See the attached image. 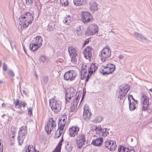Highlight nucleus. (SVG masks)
<instances>
[{"label":"nucleus","mask_w":152,"mask_h":152,"mask_svg":"<svg viewBox=\"0 0 152 152\" xmlns=\"http://www.w3.org/2000/svg\"><path fill=\"white\" fill-rule=\"evenodd\" d=\"M23 135L22 136L21 138L24 139L25 138V135L27 134V132H23Z\"/></svg>","instance_id":"55"},{"label":"nucleus","mask_w":152,"mask_h":152,"mask_svg":"<svg viewBox=\"0 0 152 152\" xmlns=\"http://www.w3.org/2000/svg\"><path fill=\"white\" fill-rule=\"evenodd\" d=\"M48 76H45L43 77V79H42V82L43 83L46 84L48 83Z\"/></svg>","instance_id":"41"},{"label":"nucleus","mask_w":152,"mask_h":152,"mask_svg":"<svg viewBox=\"0 0 152 152\" xmlns=\"http://www.w3.org/2000/svg\"><path fill=\"white\" fill-rule=\"evenodd\" d=\"M84 112L83 115V118L86 121L89 120L90 116L91 115V113L89 109L88 106L85 105L84 108Z\"/></svg>","instance_id":"15"},{"label":"nucleus","mask_w":152,"mask_h":152,"mask_svg":"<svg viewBox=\"0 0 152 152\" xmlns=\"http://www.w3.org/2000/svg\"><path fill=\"white\" fill-rule=\"evenodd\" d=\"M93 49L90 46L86 47L83 50V53L85 58L87 59L91 60V58L92 56Z\"/></svg>","instance_id":"12"},{"label":"nucleus","mask_w":152,"mask_h":152,"mask_svg":"<svg viewBox=\"0 0 152 152\" xmlns=\"http://www.w3.org/2000/svg\"><path fill=\"white\" fill-rule=\"evenodd\" d=\"M76 75L73 70H70L65 73L64 77L65 80L72 81L75 79Z\"/></svg>","instance_id":"10"},{"label":"nucleus","mask_w":152,"mask_h":152,"mask_svg":"<svg viewBox=\"0 0 152 152\" xmlns=\"http://www.w3.org/2000/svg\"><path fill=\"white\" fill-rule=\"evenodd\" d=\"M134 34L137 38L140 39L142 41L144 40L146 41L147 40V39L146 38L144 37L141 34H139L138 32H134Z\"/></svg>","instance_id":"32"},{"label":"nucleus","mask_w":152,"mask_h":152,"mask_svg":"<svg viewBox=\"0 0 152 152\" xmlns=\"http://www.w3.org/2000/svg\"><path fill=\"white\" fill-rule=\"evenodd\" d=\"M79 129L77 126H73L69 129V135L71 137H75L78 134Z\"/></svg>","instance_id":"17"},{"label":"nucleus","mask_w":152,"mask_h":152,"mask_svg":"<svg viewBox=\"0 0 152 152\" xmlns=\"http://www.w3.org/2000/svg\"><path fill=\"white\" fill-rule=\"evenodd\" d=\"M7 65L4 62L3 63V69L4 71H6L7 70Z\"/></svg>","instance_id":"51"},{"label":"nucleus","mask_w":152,"mask_h":152,"mask_svg":"<svg viewBox=\"0 0 152 152\" xmlns=\"http://www.w3.org/2000/svg\"><path fill=\"white\" fill-rule=\"evenodd\" d=\"M85 35L86 36L93 35H94L90 27L88 29L87 31H86L85 32Z\"/></svg>","instance_id":"37"},{"label":"nucleus","mask_w":152,"mask_h":152,"mask_svg":"<svg viewBox=\"0 0 152 152\" xmlns=\"http://www.w3.org/2000/svg\"><path fill=\"white\" fill-rule=\"evenodd\" d=\"M42 37L40 36H37L34 38L33 41V43H35L36 45H41V46L42 45Z\"/></svg>","instance_id":"21"},{"label":"nucleus","mask_w":152,"mask_h":152,"mask_svg":"<svg viewBox=\"0 0 152 152\" xmlns=\"http://www.w3.org/2000/svg\"><path fill=\"white\" fill-rule=\"evenodd\" d=\"M56 37L60 40H61L64 37V35L61 33H58L56 34Z\"/></svg>","instance_id":"44"},{"label":"nucleus","mask_w":152,"mask_h":152,"mask_svg":"<svg viewBox=\"0 0 152 152\" xmlns=\"http://www.w3.org/2000/svg\"><path fill=\"white\" fill-rule=\"evenodd\" d=\"M80 97L78 95L77 97L74 100L71 104L70 112H75L77 111L79 107L77 106Z\"/></svg>","instance_id":"14"},{"label":"nucleus","mask_w":152,"mask_h":152,"mask_svg":"<svg viewBox=\"0 0 152 152\" xmlns=\"http://www.w3.org/2000/svg\"><path fill=\"white\" fill-rule=\"evenodd\" d=\"M103 120V118L102 117L98 116L96 117L94 120H92V122H95L96 123L100 122Z\"/></svg>","instance_id":"36"},{"label":"nucleus","mask_w":152,"mask_h":152,"mask_svg":"<svg viewBox=\"0 0 152 152\" xmlns=\"http://www.w3.org/2000/svg\"><path fill=\"white\" fill-rule=\"evenodd\" d=\"M105 148L110 151H114L117 147L116 141L110 139H107L105 142Z\"/></svg>","instance_id":"8"},{"label":"nucleus","mask_w":152,"mask_h":152,"mask_svg":"<svg viewBox=\"0 0 152 152\" xmlns=\"http://www.w3.org/2000/svg\"><path fill=\"white\" fill-rule=\"evenodd\" d=\"M28 111V114L30 116H31L32 115V109L31 107H29Z\"/></svg>","instance_id":"49"},{"label":"nucleus","mask_w":152,"mask_h":152,"mask_svg":"<svg viewBox=\"0 0 152 152\" xmlns=\"http://www.w3.org/2000/svg\"><path fill=\"white\" fill-rule=\"evenodd\" d=\"M12 138L14 139L15 136V132L14 131H12Z\"/></svg>","instance_id":"61"},{"label":"nucleus","mask_w":152,"mask_h":152,"mask_svg":"<svg viewBox=\"0 0 152 152\" xmlns=\"http://www.w3.org/2000/svg\"><path fill=\"white\" fill-rule=\"evenodd\" d=\"M86 92H85V93L84 92V89H83V94L82 96V98H81V100L80 101V103L79 104V105H80V104L81 103V102L82 101V100L84 99V96H85V95L86 94Z\"/></svg>","instance_id":"56"},{"label":"nucleus","mask_w":152,"mask_h":152,"mask_svg":"<svg viewBox=\"0 0 152 152\" xmlns=\"http://www.w3.org/2000/svg\"><path fill=\"white\" fill-rule=\"evenodd\" d=\"M68 51L69 56L71 58V62L74 63L75 64H76L77 63V50L73 46H70L68 47Z\"/></svg>","instance_id":"6"},{"label":"nucleus","mask_w":152,"mask_h":152,"mask_svg":"<svg viewBox=\"0 0 152 152\" xmlns=\"http://www.w3.org/2000/svg\"><path fill=\"white\" fill-rule=\"evenodd\" d=\"M96 128V129L95 130L96 133L100 135L102 134L103 129L101 127V125L98 126Z\"/></svg>","instance_id":"31"},{"label":"nucleus","mask_w":152,"mask_h":152,"mask_svg":"<svg viewBox=\"0 0 152 152\" xmlns=\"http://www.w3.org/2000/svg\"><path fill=\"white\" fill-rule=\"evenodd\" d=\"M82 20L85 23H87L90 22L93 19V17L91 13L88 12H83L82 13Z\"/></svg>","instance_id":"13"},{"label":"nucleus","mask_w":152,"mask_h":152,"mask_svg":"<svg viewBox=\"0 0 152 152\" xmlns=\"http://www.w3.org/2000/svg\"><path fill=\"white\" fill-rule=\"evenodd\" d=\"M49 104L51 106L52 110L55 113H58L61 110L62 102L59 100L55 101V99L52 100V103L49 102Z\"/></svg>","instance_id":"5"},{"label":"nucleus","mask_w":152,"mask_h":152,"mask_svg":"<svg viewBox=\"0 0 152 152\" xmlns=\"http://www.w3.org/2000/svg\"><path fill=\"white\" fill-rule=\"evenodd\" d=\"M75 89L72 87H70L67 89L65 94L66 103H67L69 102V100L71 98L73 97L75 95Z\"/></svg>","instance_id":"11"},{"label":"nucleus","mask_w":152,"mask_h":152,"mask_svg":"<svg viewBox=\"0 0 152 152\" xmlns=\"http://www.w3.org/2000/svg\"><path fill=\"white\" fill-rule=\"evenodd\" d=\"M127 152H135L133 149H129V148L127 149Z\"/></svg>","instance_id":"62"},{"label":"nucleus","mask_w":152,"mask_h":152,"mask_svg":"<svg viewBox=\"0 0 152 152\" xmlns=\"http://www.w3.org/2000/svg\"><path fill=\"white\" fill-rule=\"evenodd\" d=\"M20 104V105L21 106H23V107H26V103L24 102H20L19 103Z\"/></svg>","instance_id":"60"},{"label":"nucleus","mask_w":152,"mask_h":152,"mask_svg":"<svg viewBox=\"0 0 152 152\" xmlns=\"http://www.w3.org/2000/svg\"><path fill=\"white\" fill-rule=\"evenodd\" d=\"M137 101L136 102H131L130 100H129V109L130 111H133L136 108V104L137 103Z\"/></svg>","instance_id":"26"},{"label":"nucleus","mask_w":152,"mask_h":152,"mask_svg":"<svg viewBox=\"0 0 152 152\" xmlns=\"http://www.w3.org/2000/svg\"><path fill=\"white\" fill-rule=\"evenodd\" d=\"M55 121L52 118H49L48 121L46 124L45 129L47 134H49L52 130L53 128L56 126Z\"/></svg>","instance_id":"7"},{"label":"nucleus","mask_w":152,"mask_h":152,"mask_svg":"<svg viewBox=\"0 0 152 152\" xmlns=\"http://www.w3.org/2000/svg\"><path fill=\"white\" fill-rule=\"evenodd\" d=\"M131 98L132 99H133V96L132 95L129 94L128 97V101H129V100H130V98Z\"/></svg>","instance_id":"63"},{"label":"nucleus","mask_w":152,"mask_h":152,"mask_svg":"<svg viewBox=\"0 0 152 152\" xmlns=\"http://www.w3.org/2000/svg\"><path fill=\"white\" fill-rule=\"evenodd\" d=\"M2 141L0 139V152H3L4 148L3 147V145L1 144Z\"/></svg>","instance_id":"50"},{"label":"nucleus","mask_w":152,"mask_h":152,"mask_svg":"<svg viewBox=\"0 0 152 152\" xmlns=\"http://www.w3.org/2000/svg\"><path fill=\"white\" fill-rule=\"evenodd\" d=\"M24 150L25 152H35L36 148L32 145H28L25 146Z\"/></svg>","instance_id":"24"},{"label":"nucleus","mask_w":152,"mask_h":152,"mask_svg":"<svg viewBox=\"0 0 152 152\" xmlns=\"http://www.w3.org/2000/svg\"><path fill=\"white\" fill-rule=\"evenodd\" d=\"M40 59L42 62H44L46 60V57L45 56H42L40 57Z\"/></svg>","instance_id":"48"},{"label":"nucleus","mask_w":152,"mask_h":152,"mask_svg":"<svg viewBox=\"0 0 152 152\" xmlns=\"http://www.w3.org/2000/svg\"><path fill=\"white\" fill-rule=\"evenodd\" d=\"M129 86L128 84L125 85L122 88H119L117 91V96H118V98L121 100L123 99L125 96L126 94L128 92L129 90Z\"/></svg>","instance_id":"4"},{"label":"nucleus","mask_w":152,"mask_h":152,"mask_svg":"<svg viewBox=\"0 0 152 152\" xmlns=\"http://www.w3.org/2000/svg\"><path fill=\"white\" fill-rule=\"evenodd\" d=\"M84 0H74L73 3L75 6H80L82 5Z\"/></svg>","instance_id":"33"},{"label":"nucleus","mask_w":152,"mask_h":152,"mask_svg":"<svg viewBox=\"0 0 152 152\" xmlns=\"http://www.w3.org/2000/svg\"><path fill=\"white\" fill-rule=\"evenodd\" d=\"M34 19V15L29 12H27L21 15L19 18V24L21 25V29L27 28L29 24L32 23Z\"/></svg>","instance_id":"1"},{"label":"nucleus","mask_w":152,"mask_h":152,"mask_svg":"<svg viewBox=\"0 0 152 152\" xmlns=\"http://www.w3.org/2000/svg\"><path fill=\"white\" fill-rule=\"evenodd\" d=\"M23 131V132H27V127L26 126H22L20 129V130L19 132V134L20 133L21 131Z\"/></svg>","instance_id":"47"},{"label":"nucleus","mask_w":152,"mask_h":152,"mask_svg":"<svg viewBox=\"0 0 152 152\" xmlns=\"http://www.w3.org/2000/svg\"><path fill=\"white\" fill-rule=\"evenodd\" d=\"M97 69V67L96 66L95 64L92 63L90 67V69L88 71V72H91L90 75H91L93 73L95 72Z\"/></svg>","instance_id":"25"},{"label":"nucleus","mask_w":152,"mask_h":152,"mask_svg":"<svg viewBox=\"0 0 152 152\" xmlns=\"http://www.w3.org/2000/svg\"><path fill=\"white\" fill-rule=\"evenodd\" d=\"M62 145V142H60L54 150V151L56 152H61V146Z\"/></svg>","instance_id":"34"},{"label":"nucleus","mask_w":152,"mask_h":152,"mask_svg":"<svg viewBox=\"0 0 152 152\" xmlns=\"http://www.w3.org/2000/svg\"><path fill=\"white\" fill-rule=\"evenodd\" d=\"M59 121H60L64 122L66 123L67 121L66 116V115H64L63 116L61 117V119H59Z\"/></svg>","instance_id":"46"},{"label":"nucleus","mask_w":152,"mask_h":152,"mask_svg":"<svg viewBox=\"0 0 152 152\" xmlns=\"http://www.w3.org/2000/svg\"><path fill=\"white\" fill-rule=\"evenodd\" d=\"M63 130H61L60 129H58L55 133V137L56 138H58L60 137L63 132Z\"/></svg>","instance_id":"30"},{"label":"nucleus","mask_w":152,"mask_h":152,"mask_svg":"<svg viewBox=\"0 0 152 152\" xmlns=\"http://www.w3.org/2000/svg\"><path fill=\"white\" fill-rule=\"evenodd\" d=\"M23 94H24L25 95H26L27 94V93L25 90H23Z\"/></svg>","instance_id":"64"},{"label":"nucleus","mask_w":152,"mask_h":152,"mask_svg":"<svg viewBox=\"0 0 152 152\" xmlns=\"http://www.w3.org/2000/svg\"><path fill=\"white\" fill-rule=\"evenodd\" d=\"M90 74H91L90 72L89 73L88 72V74L87 75V77H86V82H88V81L89 78L91 76V75H90Z\"/></svg>","instance_id":"57"},{"label":"nucleus","mask_w":152,"mask_h":152,"mask_svg":"<svg viewBox=\"0 0 152 152\" xmlns=\"http://www.w3.org/2000/svg\"><path fill=\"white\" fill-rule=\"evenodd\" d=\"M118 57L119 58V59L120 60L123 59L124 58V56L120 54L119 55Z\"/></svg>","instance_id":"59"},{"label":"nucleus","mask_w":152,"mask_h":152,"mask_svg":"<svg viewBox=\"0 0 152 152\" xmlns=\"http://www.w3.org/2000/svg\"><path fill=\"white\" fill-rule=\"evenodd\" d=\"M90 126L91 129L94 131H95V130L96 129V127L94 125L91 124L90 125Z\"/></svg>","instance_id":"53"},{"label":"nucleus","mask_w":152,"mask_h":152,"mask_svg":"<svg viewBox=\"0 0 152 152\" xmlns=\"http://www.w3.org/2000/svg\"><path fill=\"white\" fill-rule=\"evenodd\" d=\"M90 9L92 12H94L97 10V5L94 1H91L89 3Z\"/></svg>","instance_id":"23"},{"label":"nucleus","mask_w":152,"mask_h":152,"mask_svg":"<svg viewBox=\"0 0 152 152\" xmlns=\"http://www.w3.org/2000/svg\"><path fill=\"white\" fill-rule=\"evenodd\" d=\"M87 66L84 64H82L81 66L80 70V74L81 75V78L83 79L86 76V74L87 73L86 69Z\"/></svg>","instance_id":"18"},{"label":"nucleus","mask_w":152,"mask_h":152,"mask_svg":"<svg viewBox=\"0 0 152 152\" xmlns=\"http://www.w3.org/2000/svg\"><path fill=\"white\" fill-rule=\"evenodd\" d=\"M71 19V17L69 15H68L63 20L64 23L66 25H69Z\"/></svg>","instance_id":"28"},{"label":"nucleus","mask_w":152,"mask_h":152,"mask_svg":"<svg viewBox=\"0 0 152 152\" xmlns=\"http://www.w3.org/2000/svg\"><path fill=\"white\" fill-rule=\"evenodd\" d=\"M81 26H80L77 28L76 33L78 36H81L82 34V31L81 30Z\"/></svg>","instance_id":"40"},{"label":"nucleus","mask_w":152,"mask_h":152,"mask_svg":"<svg viewBox=\"0 0 152 152\" xmlns=\"http://www.w3.org/2000/svg\"><path fill=\"white\" fill-rule=\"evenodd\" d=\"M56 24L55 21H51L48 26L47 30L49 31H53L55 29V26Z\"/></svg>","instance_id":"22"},{"label":"nucleus","mask_w":152,"mask_h":152,"mask_svg":"<svg viewBox=\"0 0 152 152\" xmlns=\"http://www.w3.org/2000/svg\"><path fill=\"white\" fill-rule=\"evenodd\" d=\"M34 0H27L26 1V4L28 3V6L31 5L33 3Z\"/></svg>","instance_id":"52"},{"label":"nucleus","mask_w":152,"mask_h":152,"mask_svg":"<svg viewBox=\"0 0 152 152\" xmlns=\"http://www.w3.org/2000/svg\"><path fill=\"white\" fill-rule=\"evenodd\" d=\"M90 27L94 34L98 33L99 30V27L97 25H92L90 26Z\"/></svg>","instance_id":"27"},{"label":"nucleus","mask_w":152,"mask_h":152,"mask_svg":"<svg viewBox=\"0 0 152 152\" xmlns=\"http://www.w3.org/2000/svg\"><path fill=\"white\" fill-rule=\"evenodd\" d=\"M7 73L10 77H14L15 76V74L12 70H9L7 72Z\"/></svg>","instance_id":"45"},{"label":"nucleus","mask_w":152,"mask_h":152,"mask_svg":"<svg viewBox=\"0 0 152 152\" xmlns=\"http://www.w3.org/2000/svg\"><path fill=\"white\" fill-rule=\"evenodd\" d=\"M142 102L143 103L142 110L145 111L147 109L149 105V99L147 96L144 94H142L141 97Z\"/></svg>","instance_id":"16"},{"label":"nucleus","mask_w":152,"mask_h":152,"mask_svg":"<svg viewBox=\"0 0 152 152\" xmlns=\"http://www.w3.org/2000/svg\"><path fill=\"white\" fill-rule=\"evenodd\" d=\"M109 134V132L107 131V128L103 129L102 135L104 136H106Z\"/></svg>","instance_id":"38"},{"label":"nucleus","mask_w":152,"mask_h":152,"mask_svg":"<svg viewBox=\"0 0 152 152\" xmlns=\"http://www.w3.org/2000/svg\"><path fill=\"white\" fill-rule=\"evenodd\" d=\"M85 135L82 133L80 134L76 138V140L77 146L79 148H81L86 141Z\"/></svg>","instance_id":"9"},{"label":"nucleus","mask_w":152,"mask_h":152,"mask_svg":"<svg viewBox=\"0 0 152 152\" xmlns=\"http://www.w3.org/2000/svg\"><path fill=\"white\" fill-rule=\"evenodd\" d=\"M89 42V39H87L84 42L83 44V46H84L88 44Z\"/></svg>","instance_id":"58"},{"label":"nucleus","mask_w":152,"mask_h":152,"mask_svg":"<svg viewBox=\"0 0 152 152\" xmlns=\"http://www.w3.org/2000/svg\"><path fill=\"white\" fill-rule=\"evenodd\" d=\"M17 139L18 141L19 144V145H21L23 142L24 140L23 139H22V138H21V137L20 135H18V137H17Z\"/></svg>","instance_id":"42"},{"label":"nucleus","mask_w":152,"mask_h":152,"mask_svg":"<svg viewBox=\"0 0 152 152\" xmlns=\"http://www.w3.org/2000/svg\"><path fill=\"white\" fill-rule=\"evenodd\" d=\"M103 138L102 137H99L96 138L94 140H93L92 143L94 146H100L102 145L103 142Z\"/></svg>","instance_id":"20"},{"label":"nucleus","mask_w":152,"mask_h":152,"mask_svg":"<svg viewBox=\"0 0 152 152\" xmlns=\"http://www.w3.org/2000/svg\"><path fill=\"white\" fill-rule=\"evenodd\" d=\"M41 47V45H36L35 44L31 42L29 45V49L34 53L36 52L38 49Z\"/></svg>","instance_id":"19"},{"label":"nucleus","mask_w":152,"mask_h":152,"mask_svg":"<svg viewBox=\"0 0 152 152\" xmlns=\"http://www.w3.org/2000/svg\"><path fill=\"white\" fill-rule=\"evenodd\" d=\"M60 3L61 4L65 6H67L68 4L67 0H60Z\"/></svg>","instance_id":"43"},{"label":"nucleus","mask_w":152,"mask_h":152,"mask_svg":"<svg viewBox=\"0 0 152 152\" xmlns=\"http://www.w3.org/2000/svg\"><path fill=\"white\" fill-rule=\"evenodd\" d=\"M127 149L126 147L121 146L118 148V152H127Z\"/></svg>","instance_id":"39"},{"label":"nucleus","mask_w":152,"mask_h":152,"mask_svg":"<svg viewBox=\"0 0 152 152\" xmlns=\"http://www.w3.org/2000/svg\"><path fill=\"white\" fill-rule=\"evenodd\" d=\"M115 69V67L114 65L109 63L106 66H102L99 71L100 73L102 74L103 75H107L112 73Z\"/></svg>","instance_id":"2"},{"label":"nucleus","mask_w":152,"mask_h":152,"mask_svg":"<svg viewBox=\"0 0 152 152\" xmlns=\"http://www.w3.org/2000/svg\"><path fill=\"white\" fill-rule=\"evenodd\" d=\"M66 123L64 122L60 121L58 122V129H60L61 130H64V128L66 124Z\"/></svg>","instance_id":"29"},{"label":"nucleus","mask_w":152,"mask_h":152,"mask_svg":"<svg viewBox=\"0 0 152 152\" xmlns=\"http://www.w3.org/2000/svg\"><path fill=\"white\" fill-rule=\"evenodd\" d=\"M102 61L104 62L107 60L111 56V50L108 47L102 49L99 55Z\"/></svg>","instance_id":"3"},{"label":"nucleus","mask_w":152,"mask_h":152,"mask_svg":"<svg viewBox=\"0 0 152 152\" xmlns=\"http://www.w3.org/2000/svg\"><path fill=\"white\" fill-rule=\"evenodd\" d=\"M65 148L68 152H69L72 150V145L70 143L67 142L65 146Z\"/></svg>","instance_id":"35"},{"label":"nucleus","mask_w":152,"mask_h":152,"mask_svg":"<svg viewBox=\"0 0 152 152\" xmlns=\"http://www.w3.org/2000/svg\"><path fill=\"white\" fill-rule=\"evenodd\" d=\"M14 104L15 106L19 105L20 103L18 99H17L15 101L14 100Z\"/></svg>","instance_id":"54"}]
</instances>
